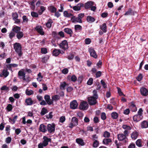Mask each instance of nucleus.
Returning a JSON list of instances; mask_svg holds the SVG:
<instances>
[{
  "label": "nucleus",
  "instance_id": "obj_1",
  "mask_svg": "<svg viewBox=\"0 0 148 148\" xmlns=\"http://www.w3.org/2000/svg\"><path fill=\"white\" fill-rule=\"evenodd\" d=\"M14 48L16 52L18 54L19 57H21L22 54V47L20 44L16 42L13 44Z\"/></svg>",
  "mask_w": 148,
  "mask_h": 148
},
{
  "label": "nucleus",
  "instance_id": "obj_2",
  "mask_svg": "<svg viewBox=\"0 0 148 148\" xmlns=\"http://www.w3.org/2000/svg\"><path fill=\"white\" fill-rule=\"evenodd\" d=\"M94 2L89 1L85 3L84 5V6L85 9H87L90 8L91 10L95 11L97 9V8L95 6L96 5L94 6Z\"/></svg>",
  "mask_w": 148,
  "mask_h": 148
},
{
  "label": "nucleus",
  "instance_id": "obj_3",
  "mask_svg": "<svg viewBox=\"0 0 148 148\" xmlns=\"http://www.w3.org/2000/svg\"><path fill=\"white\" fill-rule=\"evenodd\" d=\"M128 135H126L124 134H119L117 135V138L120 141H123L125 143L127 142L128 139L127 136Z\"/></svg>",
  "mask_w": 148,
  "mask_h": 148
},
{
  "label": "nucleus",
  "instance_id": "obj_4",
  "mask_svg": "<svg viewBox=\"0 0 148 148\" xmlns=\"http://www.w3.org/2000/svg\"><path fill=\"white\" fill-rule=\"evenodd\" d=\"M35 30L41 36L44 35L45 32L42 26L38 25L34 28Z\"/></svg>",
  "mask_w": 148,
  "mask_h": 148
},
{
  "label": "nucleus",
  "instance_id": "obj_5",
  "mask_svg": "<svg viewBox=\"0 0 148 148\" xmlns=\"http://www.w3.org/2000/svg\"><path fill=\"white\" fill-rule=\"evenodd\" d=\"M122 127L123 129L125 130L123 132L124 134L126 135H129L130 133V131L131 130L132 127L127 125H123Z\"/></svg>",
  "mask_w": 148,
  "mask_h": 148
},
{
  "label": "nucleus",
  "instance_id": "obj_6",
  "mask_svg": "<svg viewBox=\"0 0 148 148\" xmlns=\"http://www.w3.org/2000/svg\"><path fill=\"white\" fill-rule=\"evenodd\" d=\"M60 47L64 50H66L68 48V44L67 40H66L62 41L59 45Z\"/></svg>",
  "mask_w": 148,
  "mask_h": 148
},
{
  "label": "nucleus",
  "instance_id": "obj_7",
  "mask_svg": "<svg viewBox=\"0 0 148 148\" xmlns=\"http://www.w3.org/2000/svg\"><path fill=\"white\" fill-rule=\"evenodd\" d=\"M24 69H21L18 73V77L21 79L25 80V73L24 72Z\"/></svg>",
  "mask_w": 148,
  "mask_h": 148
},
{
  "label": "nucleus",
  "instance_id": "obj_8",
  "mask_svg": "<svg viewBox=\"0 0 148 148\" xmlns=\"http://www.w3.org/2000/svg\"><path fill=\"white\" fill-rule=\"evenodd\" d=\"M97 99L92 97H89L88 98V102L89 105H94L97 103Z\"/></svg>",
  "mask_w": 148,
  "mask_h": 148
},
{
  "label": "nucleus",
  "instance_id": "obj_9",
  "mask_svg": "<svg viewBox=\"0 0 148 148\" xmlns=\"http://www.w3.org/2000/svg\"><path fill=\"white\" fill-rule=\"evenodd\" d=\"M88 108V105L86 101H84L81 102L79 106V109L81 110H85Z\"/></svg>",
  "mask_w": 148,
  "mask_h": 148
},
{
  "label": "nucleus",
  "instance_id": "obj_10",
  "mask_svg": "<svg viewBox=\"0 0 148 148\" xmlns=\"http://www.w3.org/2000/svg\"><path fill=\"white\" fill-rule=\"evenodd\" d=\"M70 108L73 110L77 108L78 104L76 100H73L70 103Z\"/></svg>",
  "mask_w": 148,
  "mask_h": 148
},
{
  "label": "nucleus",
  "instance_id": "obj_11",
  "mask_svg": "<svg viewBox=\"0 0 148 148\" xmlns=\"http://www.w3.org/2000/svg\"><path fill=\"white\" fill-rule=\"evenodd\" d=\"M43 141L42 142V143L43 144L44 147H46L48 144L49 142H51V139L50 138H48L46 136H44L43 138Z\"/></svg>",
  "mask_w": 148,
  "mask_h": 148
},
{
  "label": "nucleus",
  "instance_id": "obj_12",
  "mask_svg": "<svg viewBox=\"0 0 148 148\" xmlns=\"http://www.w3.org/2000/svg\"><path fill=\"white\" fill-rule=\"evenodd\" d=\"M64 53V51H63L60 49H54L53 51V54L54 56H58L60 53L62 54Z\"/></svg>",
  "mask_w": 148,
  "mask_h": 148
},
{
  "label": "nucleus",
  "instance_id": "obj_13",
  "mask_svg": "<svg viewBox=\"0 0 148 148\" xmlns=\"http://www.w3.org/2000/svg\"><path fill=\"white\" fill-rule=\"evenodd\" d=\"M48 132L49 133H51L54 131L55 125L54 124H48L47 126Z\"/></svg>",
  "mask_w": 148,
  "mask_h": 148
},
{
  "label": "nucleus",
  "instance_id": "obj_14",
  "mask_svg": "<svg viewBox=\"0 0 148 148\" xmlns=\"http://www.w3.org/2000/svg\"><path fill=\"white\" fill-rule=\"evenodd\" d=\"M90 56L95 58H97V53L94 49L92 48H90L88 49Z\"/></svg>",
  "mask_w": 148,
  "mask_h": 148
},
{
  "label": "nucleus",
  "instance_id": "obj_15",
  "mask_svg": "<svg viewBox=\"0 0 148 148\" xmlns=\"http://www.w3.org/2000/svg\"><path fill=\"white\" fill-rule=\"evenodd\" d=\"M9 72L8 69H4L3 70L2 72L0 73V77H6L9 75Z\"/></svg>",
  "mask_w": 148,
  "mask_h": 148
},
{
  "label": "nucleus",
  "instance_id": "obj_16",
  "mask_svg": "<svg viewBox=\"0 0 148 148\" xmlns=\"http://www.w3.org/2000/svg\"><path fill=\"white\" fill-rule=\"evenodd\" d=\"M84 4L82 3H79L73 7V10L75 11H78L81 10L82 7H83Z\"/></svg>",
  "mask_w": 148,
  "mask_h": 148
},
{
  "label": "nucleus",
  "instance_id": "obj_17",
  "mask_svg": "<svg viewBox=\"0 0 148 148\" xmlns=\"http://www.w3.org/2000/svg\"><path fill=\"white\" fill-rule=\"evenodd\" d=\"M143 118L142 115H140L139 114H136L133 117V120L134 121L137 122L141 120Z\"/></svg>",
  "mask_w": 148,
  "mask_h": 148
},
{
  "label": "nucleus",
  "instance_id": "obj_18",
  "mask_svg": "<svg viewBox=\"0 0 148 148\" xmlns=\"http://www.w3.org/2000/svg\"><path fill=\"white\" fill-rule=\"evenodd\" d=\"M44 98L47 104L49 105H51L53 103V101L50 99V96L48 95H45Z\"/></svg>",
  "mask_w": 148,
  "mask_h": 148
},
{
  "label": "nucleus",
  "instance_id": "obj_19",
  "mask_svg": "<svg viewBox=\"0 0 148 148\" xmlns=\"http://www.w3.org/2000/svg\"><path fill=\"white\" fill-rule=\"evenodd\" d=\"M140 91L141 94L144 96H147L148 94V91L147 89L144 87L140 88Z\"/></svg>",
  "mask_w": 148,
  "mask_h": 148
},
{
  "label": "nucleus",
  "instance_id": "obj_20",
  "mask_svg": "<svg viewBox=\"0 0 148 148\" xmlns=\"http://www.w3.org/2000/svg\"><path fill=\"white\" fill-rule=\"evenodd\" d=\"M71 20L73 23H82V20L79 19L78 17H76L74 16H73L71 18Z\"/></svg>",
  "mask_w": 148,
  "mask_h": 148
},
{
  "label": "nucleus",
  "instance_id": "obj_21",
  "mask_svg": "<svg viewBox=\"0 0 148 148\" xmlns=\"http://www.w3.org/2000/svg\"><path fill=\"white\" fill-rule=\"evenodd\" d=\"M64 31L67 34L69 35L70 37H71L73 34L72 30L69 28H65L64 29Z\"/></svg>",
  "mask_w": 148,
  "mask_h": 148
},
{
  "label": "nucleus",
  "instance_id": "obj_22",
  "mask_svg": "<svg viewBox=\"0 0 148 148\" xmlns=\"http://www.w3.org/2000/svg\"><path fill=\"white\" fill-rule=\"evenodd\" d=\"M53 22L51 18H49L45 23L46 27L48 28H50L51 27V25Z\"/></svg>",
  "mask_w": 148,
  "mask_h": 148
},
{
  "label": "nucleus",
  "instance_id": "obj_23",
  "mask_svg": "<svg viewBox=\"0 0 148 148\" xmlns=\"http://www.w3.org/2000/svg\"><path fill=\"white\" fill-rule=\"evenodd\" d=\"M100 28L103 32L106 33L107 32V29L106 23H104L102 25H100Z\"/></svg>",
  "mask_w": 148,
  "mask_h": 148
},
{
  "label": "nucleus",
  "instance_id": "obj_24",
  "mask_svg": "<svg viewBox=\"0 0 148 148\" xmlns=\"http://www.w3.org/2000/svg\"><path fill=\"white\" fill-rule=\"evenodd\" d=\"M138 135V133L136 131L133 132L131 134V137L133 140L136 139Z\"/></svg>",
  "mask_w": 148,
  "mask_h": 148
},
{
  "label": "nucleus",
  "instance_id": "obj_25",
  "mask_svg": "<svg viewBox=\"0 0 148 148\" xmlns=\"http://www.w3.org/2000/svg\"><path fill=\"white\" fill-rule=\"evenodd\" d=\"M25 103H26L25 105L27 106H31L33 103V101L31 98H29L25 99Z\"/></svg>",
  "mask_w": 148,
  "mask_h": 148
},
{
  "label": "nucleus",
  "instance_id": "obj_26",
  "mask_svg": "<svg viewBox=\"0 0 148 148\" xmlns=\"http://www.w3.org/2000/svg\"><path fill=\"white\" fill-rule=\"evenodd\" d=\"M75 126L77 125L78 123V119L75 117H73L71 119V122Z\"/></svg>",
  "mask_w": 148,
  "mask_h": 148
},
{
  "label": "nucleus",
  "instance_id": "obj_27",
  "mask_svg": "<svg viewBox=\"0 0 148 148\" xmlns=\"http://www.w3.org/2000/svg\"><path fill=\"white\" fill-rule=\"evenodd\" d=\"M17 118L18 116L17 115H15L13 117V119L11 118H9V121L11 124H13L15 123Z\"/></svg>",
  "mask_w": 148,
  "mask_h": 148
},
{
  "label": "nucleus",
  "instance_id": "obj_28",
  "mask_svg": "<svg viewBox=\"0 0 148 148\" xmlns=\"http://www.w3.org/2000/svg\"><path fill=\"white\" fill-rule=\"evenodd\" d=\"M76 141L79 145L81 146H84L85 145V143L83 140L81 138H77L76 139Z\"/></svg>",
  "mask_w": 148,
  "mask_h": 148
},
{
  "label": "nucleus",
  "instance_id": "obj_29",
  "mask_svg": "<svg viewBox=\"0 0 148 148\" xmlns=\"http://www.w3.org/2000/svg\"><path fill=\"white\" fill-rule=\"evenodd\" d=\"M141 126L142 128H147L148 127V122L146 121H143L141 123Z\"/></svg>",
  "mask_w": 148,
  "mask_h": 148
},
{
  "label": "nucleus",
  "instance_id": "obj_30",
  "mask_svg": "<svg viewBox=\"0 0 148 148\" xmlns=\"http://www.w3.org/2000/svg\"><path fill=\"white\" fill-rule=\"evenodd\" d=\"M21 30V27L17 26H13L12 29L13 32H14L16 33L20 32Z\"/></svg>",
  "mask_w": 148,
  "mask_h": 148
},
{
  "label": "nucleus",
  "instance_id": "obj_31",
  "mask_svg": "<svg viewBox=\"0 0 148 148\" xmlns=\"http://www.w3.org/2000/svg\"><path fill=\"white\" fill-rule=\"evenodd\" d=\"M46 127L43 124H41L39 126V130L43 132H45L46 131Z\"/></svg>",
  "mask_w": 148,
  "mask_h": 148
},
{
  "label": "nucleus",
  "instance_id": "obj_32",
  "mask_svg": "<svg viewBox=\"0 0 148 148\" xmlns=\"http://www.w3.org/2000/svg\"><path fill=\"white\" fill-rule=\"evenodd\" d=\"M111 142V139L110 138H105L103 140V143L105 145H108Z\"/></svg>",
  "mask_w": 148,
  "mask_h": 148
},
{
  "label": "nucleus",
  "instance_id": "obj_33",
  "mask_svg": "<svg viewBox=\"0 0 148 148\" xmlns=\"http://www.w3.org/2000/svg\"><path fill=\"white\" fill-rule=\"evenodd\" d=\"M23 33L22 32L20 31L16 33V37L17 39L20 40L23 38Z\"/></svg>",
  "mask_w": 148,
  "mask_h": 148
},
{
  "label": "nucleus",
  "instance_id": "obj_34",
  "mask_svg": "<svg viewBox=\"0 0 148 148\" xmlns=\"http://www.w3.org/2000/svg\"><path fill=\"white\" fill-rule=\"evenodd\" d=\"M75 30L76 32H80L82 31V27L78 25H75Z\"/></svg>",
  "mask_w": 148,
  "mask_h": 148
},
{
  "label": "nucleus",
  "instance_id": "obj_35",
  "mask_svg": "<svg viewBox=\"0 0 148 148\" xmlns=\"http://www.w3.org/2000/svg\"><path fill=\"white\" fill-rule=\"evenodd\" d=\"M52 35L55 39H60V37L58 36V33H57L56 32H53L52 33Z\"/></svg>",
  "mask_w": 148,
  "mask_h": 148
},
{
  "label": "nucleus",
  "instance_id": "obj_36",
  "mask_svg": "<svg viewBox=\"0 0 148 148\" xmlns=\"http://www.w3.org/2000/svg\"><path fill=\"white\" fill-rule=\"evenodd\" d=\"M87 20L88 22L91 23L94 22L95 21V19L91 16H88L87 18Z\"/></svg>",
  "mask_w": 148,
  "mask_h": 148
},
{
  "label": "nucleus",
  "instance_id": "obj_37",
  "mask_svg": "<svg viewBox=\"0 0 148 148\" xmlns=\"http://www.w3.org/2000/svg\"><path fill=\"white\" fill-rule=\"evenodd\" d=\"M66 85V83L64 82L60 83V90H64L65 88Z\"/></svg>",
  "mask_w": 148,
  "mask_h": 148
},
{
  "label": "nucleus",
  "instance_id": "obj_38",
  "mask_svg": "<svg viewBox=\"0 0 148 148\" xmlns=\"http://www.w3.org/2000/svg\"><path fill=\"white\" fill-rule=\"evenodd\" d=\"M29 4L30 5V7L31 10H34L35 8V1L34 0L32 1Z\"/></svg>",
  "mask_w": 148,
  "mask_h": 148
},
{
  "label": "nucleus",
  "instance_id": "obj_39",
  "mask_svg": "<svg viewBox=\"0 0 148 148\" xmlns=\"http://www.w3.org/2000/svg\"><path fill=\"white\" fill-rule=\"evenodd\" d=\"M111 116L113 119H116L118 118L119 115L116 112H114L112 113Z\"/></svg>",
  "mask_w": 148,
  "mask_h": 148
},
{
  "label": "nucleus",
  "instance_id": "obj_40",
  "mask_svg": "<svg viewBox=\"0 0 148 148\" xmlns=\"http://www.w3.org/2000/svg\"><path fill=\"white\" fill-rule=\"evenodd\" d=\"M34 92L32 90H29L27 89L25 90V94L28 96H30L33 95L34 94Z\"/></svg>",
  "mask_w": 148,
  "mask_h": 148
},
{
  "label": "nucleus",
  "instance_id": "obj_41",
  "mask_svg": "<svg viewBox=\"0 0 148 148\" xmlns=\"http://www.w3.org/2000/svg\"><path fill=\"white\" fill-rule=\"evenodd\" d=\"M64 16L69 18L73 16V14L70 13H69L67 11H65L63 13Z\"/></svg>",
  "mask_w": 148,
  "mask_h": 148
},
{
  "label": "nucleus",
  "instance_id": "obj_42",
  "mask_svg": "<svg viewBox=\"0 0 148 148\" xmlns=\"http://www.w3.org/2000/svg\"><path fill=\"white\" fill-rule=\"evenodd\" d=\"M93 95L92 96H90L97 99L98 97L97 94V90H94L93 91Z\"/></svg>",
  "mask_w": 148,
  "mask_h": 148
},
{
  "label": "nucleus",
  "instance_id": "obj_43",
  "mask_svg": "<svg viewBox=\"0 0 148 148\" xmlns=\"http://www.w3.org/2000/svg\"><path fill=\"white\" fill-rule=\"evenodd\" d=\"M43 77L41 73L40 72L38 74V77L37 78V79L38 81L40 82L42 81Z\"/></svg>",
  "mask_w": 148,
  "mask_h": 148
},
{
  "label": "nucleus",
  "instance_id": "obj_44",
  "mask_svg": "<svg viewBox=\"0 0 148 148\" xmlns=\"http://www.w3.org/2000/svg\"><path fill=\"white\" fill-rule=\"evenodd\" d=\"M52 100H53V101H56L60 99V97L59 95H55L52 96Z\"/></svg>",
  "mask_w": 148,
  "mask_h": 148
},
{
  "label": "nucleus",
  "instance_id": "obj_45",
  "mask_svg": "<svg viewBox=\"0 0 148 148\" xmlns=\"http://www.w3.org/2000/svg\"><path fill=\"white\" fill-rule=\"evenodd\" d=\"M99 142L97 140H95L92 144V147L94 148L97 147L99 145Z\"/></svg>",
  "mask_w": 148,
  "mask_h": 148
},
{
  "label": "nucleus",
  "instance_id": "obj_46",
  "mask_svg": "<svg viewBox=\"0 0 148 148\" xmlns=\"http://www.w3.org/2000/svg\"><path fill=\"white\" fill-rule=\"evenodd\" d=\"M48 112L47 110L45 108H42L40 112V114L43 115L46 114Z\"/></svg>",
  "mask_w": 148,
  "mask_h": 148
},
{
  "label": "nucleus",
  "instance_id": "obj_47",
  "mask_svg": "<svg viewBox=\"0 0 148 148\" xmlns=\"http://www.w3.org/2000/svg\"><path fill=\"white\" fill-rule=\"evenodd\" d=\"M130 108L132 112H135L137 110V108L135 105L133 103L131 104L130 106Z\"/></svg>",
  "mask_w": 148,
  "mask_h": 148
},
{
  "label": "nucleus",
  "instance_id": "obj_48",
  "mask_svg": "<svg viewBox=\"0 0 148 148\" xmlns=\"http://www.w3.org/2000/svg\"><path fill=\"white\" fill-rule=\"evenodd\" d=\"M110 134L109 132L106 131L103 133V136L105 138H108L110 137Z\"/></svg>",
  "mask_w": 148,
  "mask_h": 148
},
{
  "label": "nucleus",
  "instance_id": "obj_49",
  "mask_svg": "<svg viewBox=\"0 0 148 148\" xmlns=\"http://www.w3.org/2000/svg\"><path fill=\"white\" fill-rule=\"evenodd\" d=\"M142 142L141 139H138L136 142V145L139 147H141L142 146Z\"/></svg>",
  "mask_w": 148,
  "mask_h": 148
},
{
  "label": "nucleus",
  "instance_id": "obj_50",
  "mask_svg": "<svg viewBox=\"0 0 148 148\" xmlns=\"http://www.w3.org/2000/svg\"><path fill=\"white\" fill-rule=\"evenodd\" d=\"M15 36V33L13 32H11L9 33L8 36L12 40Z\"/></svg>",
  "mask_w": 148,
  "mask_h": 148
},
{
  "label": "nucleus",
  "instance_id": "obj_51",
  "mask_svg": "<svg viewBox=\"0 0 148 148\" xmlns=\"http://www.w3.org/2000/svg\"><path fill=\"white\" fill-rule=\"evenodd\" d=\"M93 79L92 78H90L87 82V84L89 85H91L93 83Z\"/></svg>",
  "mask_w": 148,
  "mask_h": 148
},
{
  "label": "nucleus",
  "instance_id": "obj_52",
  "mask_svg": "<svg viewBox=\"0 0 148 148\" xmlns=\"http://www.w3.org/2000/svg\"><path fill=\"white\" fill-rule=\"evenodd\" d=\"M1 90H5V91H8L9 90V89L8 87L6 86H3L1 88Z\"/></svg>",
  "mask_w": 148,
  "mask_h": 148
},
{
  "label": "nucleus",
  "instance_id": "obj_53",
  "mask_svg": "<svg viewBox=\"0 0 148 148\" xmlns=\"http://www.w3.org/2000/svg\"><path fill=\"white\" fill-rule=\"evenodd\" d=\"M31 15L32 16L34 17L37 18L38 16V14L34 12H31Z\"/></svg>",
  "mask_w": 148,
  "mask_h": 148
},
{
  "label": "nucleus",
  "instance_id": "obj_54",
  "mask_svg": "<svg viewBox=\"0 0 148 148\" xmlns=\"http://www.w3.org/2000/svg\"><path fill=\"white\" fill-rule=\"evenodd\" d=\"M41 53L43 54H45L47 53V49L46 48H42L41 49Z\"/></svg>",
  "mask_w": 148,
  "mask_h": 148
},
{
  "label": "nucleus",
  "instance_id": "obj_55",
  "mask_svg": "<svg viewBox=\"0 0 148 148\" xmlns=\"http://www.w3.org/2000/svg\"><path fill=\"white\" fill-rule=\"evenodd\" d=\"M101 119L103 120H105L106 119V114L105 112H102L101 115Z\"/></svg>",
  "mask_w": 148,
  "mask_h": 148
},
{
  "label": "nucleus",
  "instance_id": "obj_56",
  "mask_svg": "<svg viewBox=\"0 0 148 148\" xmlns=\"http://www.w3.org/2000/svg\"><path fill=\"white\" fill-rule=\"evenodd\" d=\"M58 36L60 38H63L64 37V34L63 32L62 31L59 32H58Z\"/></svg>",
  "mask_w": 148,
  "mask_h": 148
},
{
  "label": "nucleus",
  "instance_id": "obj_57",
  "mask_svg": "<svg viewBox=\"0 0 148 148\" xmlns=\"http://www.w3.org/2000/svg\"><path fill=\"white\" fill-rule=\"evenodd\" d=\"M66 120V118L65 116H61L59 119V121L61 123H64Z\"/></svg>",
  "mask_w": 148,
  "mask_h": 148
},
{
  "label": "nucleus",
  "instance_id": "obj_58",
  "mask_svg": "<svg viewBox=\"0 0 148 148\" xmlns=\"http://www.w3.org/2000/svg\"><path fill=\"white\" fill-rule=\"evenodd\" d=\"M92 140L95 141V140H97L98 139V137L97 135L94 134L92 136Z\"/></svg>",
  "mask_w": 148,
  "mask_h": 148
},
{
  "label": "nucleus",
  "instance_id": "obj_59",
  "mask_svg": "<svg viewBox=\"0 0 148 148\" xmlns=\"http://www.w3.org/2000/svg\"><path fill=\"white\" fill-rule=\"evenodd\" d=\"M50 10L51 12H56V8L53 6H51L50 8Z\"/></svg>",
  "mask_w": 148,
  "mask_h": 148
},
{
  "label": "nucleus",
  "instance_id": "obj_60",
  "mask_svg": "<svg viewBox=\"0 0 148 148\" xmlns=\"http://www.w3.org/2000/svg\"><path fill=\"white\" fill-rule=\"evenodd\" d=\"M12 140V138L10 137H8L5 139V142L7 144L10 143Z\"/></svg>",
  "mask_w": 148,
  "mask_h": 148
},
{
  "label": "nucleus",
  "instance_id": "obj_61",
  "mask_svg": "<svg viewBox=\"0 0 148 148\" xmlns=\"http://www.w3.org/2000/svg\"><path fill=\"white\" fill-rule=\"evenodd\" d=\"M22 18H23V21L22 22H23V23H24V22L27 23L28 21V18H27V17L25 15L23 16Z\"/></svg>",
  "mask_w": 148,
  "mask_h": 148
},
{
  "label": "nucleus",
  "instance_id": "obj_62",
  "mask_svg": "<svg viewBox=\"0 0 148 148\" xmlns=\"http://www.w3.org/2000/svg\"><path fill=\"white\" fill-rule=\"evenodd\" d=\"M13 108L12 106L10 104H9L7 107V109L8 111H10Z\"/></svg>",
  "mask_w": 148,
  "mask_h": 148
},
{
  "label": "nucleus",
  "instance_id": "obj_63",
  "mask_svg": "<svg viewBox=\"0 0 148 148\" xmlns=\"http://www.w3.org/2000/svg\"><path fill=\"white\" fill-rule=\"evenodd\" d=\"M41 59V62L42 63H46L47 61L48 58L46 57H44L42 58Z\"/></svg>",
  "mask_w": 148,
  "mask_h": 148
},
{
  "label": "nucleus",
  "instance_id": "obj_64",
  "mask_svg": "<svg viewBox=\"0 0 148 148\" xmlns=\"http://www.w3.org/2000/svg\"><path fill=\"white\" fill-rule=\"evenodd\" d=\"M71 81L73 82H75L77 80V77L75 75H73L71 77Z\"/></svg>",
  "mask_w": 148,
  "mask_h": 148
}]
</instances>
